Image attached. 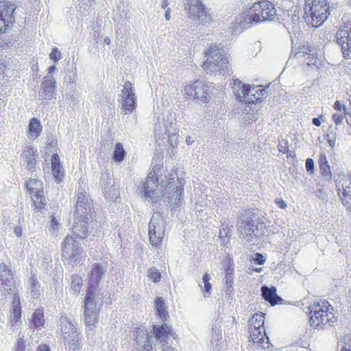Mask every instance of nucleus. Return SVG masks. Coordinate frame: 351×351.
<instances>
[{
	"mask_svg": "<svg viewBox=\"0 0 351 351\" xmlns=\"http://www.w3.org/2000/svg\"><path fill=\"white\" fill-rule=\"evenodd\" d=\"M36 150L33 148H27L24 150L21 156L24 158L26 167L27 169H31L35 167L36 158L35 153Z\"/></svg>",
	"mask_w": 351,
	"mask_h": 351,
	"instance_id": "33",
	"label": "nucleus"
},
{
	"mask_svg": "<svg viewBox=\"0 0 351 351\" xmlns=\"http://www.w3.org/2000/svg\"><path fill=\"white\" fill-rule=\"evenodd\" d=\"M58 323L62 333L66 335V336L64 337V341H68L69 348L73 350L80 349V333L77 331L75 323L72 321H69V319L64 315L60 317Z\"/></svg>",
	"mask_w": 351,
	"mask_h": 351,
	"instance_id": "14",
	"label": "nucleus"
},
{
	"mask_svg": "<svg viewBox=\"0 0 351 351\" xmlns=\"http://www.w3.org/2000/svg\"><path fill=\"white\" fill-rule=\"evenodd\" d=\"M120 97V102L122 104L121 109L122 114H126L132 112L136 108V96L134 93V87L129 81L124 83Z\"/></svg>",
	"mask_w": 351,
	"mask_h": 351,
	"instance_id": "15",
	"label": "nucleus"
},
{
	"mask_svg": "<svg viewBox=\"0 0 351 351\" xmlns=\"http://www.w3.org/2000/svg\"><path fill=\"white\" fill-rule=\"evenodd\" d=\"M306 56L304 61L307 65L318 66L319 60L313 50Z\"/></svg>",
	"mask_w": 351,
	"mask_h": 351,
	"instance_id": "42",
	"label": "nucleus"
},
{
	"mask_svg": "<svg viewBox=\"0 0 351 351\" xmlns=\"http://www.w3.org/2000/svg\"><path fill=\"white\" fill-rule=\"evenodd\" d=\"M169 335H171V326L167 324L154 326L152 329L141 327L134 332L136 342V348L147 347V344H153L156 346L158 343L165 342Z\"/></svg>",
	"mask_w": 351,
	"mask_h": 351,
	"instance_id": "3",
	"label": "nucleus"
},
{
	"mask_svg": "<svg viewBox=\"0 0 351 351\" xmlns=\"http://www.w3.org/2000/svg\"><path fill=\"white\" fill-rule=\"evenodd\" d=\"M225 53L226 50L221 44L212 43L205 49L206 60L202 68L207 73L219 71L220 75H230L228 59Z\"/></svg>",
	"mask_w": 351,
	"mask_h": 351,
	"instance_id": "2",
	"label": "nucleus"
},
{
	"mask_svg": "<svg viewBox=\"0 0 351 351\" xmlns=\"http://www.w3.org/2000/svg\"><path fill=\"white\" fill-rule=\"evenodd\" d=\"M248 330L250 332L252 343V348L255 350L258 348L267 349L271 345L269 341V337L266 336L264 328L263 313H255L248 320Z\"/></svg>",
	"mask_w": 351,
	"mask_h": 351,
	"instance_id": "6",
	"label": "nucleus"
},
{
	"mask_svg": "<svg viewBox=\"0 0 351 351\" xmlns=\"http://www.w3.org/2000/svg\"><path fill=\"white\" fill-rule=\"evenodd\" d=\"M160 169L157 165L153 167L152 171L149 173L145 182L138 185V189L142 197L149 199L152 204L158 202L162 197V192L156 191L158 186V171Z\"/></svg>",
	"mask_w": 351,
	"mask_h": 351,
	"instance_id": "11",
	"label": "nucleus"
},
{
	"mask_svg": "<svg viewBox=\"0 0 351 351\" xmlns=\"http://www.w3.org/2000/svg\"><path fill=\"white\" fill-rule=\"evenodd\" d=\"M337 194L342 204L351 212V180L346 178L339 180V175L334 176Z\"/></svg>",
	"mask_w": 351,
	"mask_h": 351,
	"instance_id": "17",
	"label": "nucleus"
},
{
	"mask_svg": "<svg viewBox=\"0 0 351 351\" xmlns=\"http://www.w3.org/2000/svg\"><path fill=\"white\" fill-rule=\"evenodd\" d=\"M233 88L236 89V95L240 100L247 104H254L261 101L266 95L265 89L262 88L261 86H250L239 80L234 81Z\"/></svg>",
	"mask_w": 351,
	"mask_h": 351,
	"instance_id": "12",
	"label": "nucleus"
},
{
	"mask_svg": "<svg viewBox=\"0 0 351 351\" xmlns=\"http://www.w3.org/2000/svg\"><path fill=\"white\" fill-rule=\"evenodd\" d=\"M49 58L53 61L54 63L58 62L61 59V53L56 47H53L51 52L49 53Z\"/></svg>",
	"mask_w": 351,
	"mask_h": 351,
	"instance_id": "50",
	"label": "nucleus"
},
{
	"mask_svg": "<svg viewBox=\"0 0 351 351\" xmlns=\"http://www.w3.org/2000/svg\"><path fill=\"white\" fill-rule=\"evenodd\" d=\"M237 219V226L240 238L251 241L263 234L264 223L253 219L249 211H242Z\"/></svg>",
	"mask_w": 351,
	"mask_h": 351,
	"instance_id": "4",
	"label": "nucleus"
},
{
	"mask_svg": "<svg viewBox=\"0 0 351 351\" xmlns=\"http://www.w3.org/2000/svg\"><path fill=\"white\" fill-rule=\"evenodd\" d=\"M167 179L169 181L166 184L165 191L170 195L168 197H181L183 188L179 178L176 177V174L171 173Z\"/></svg>",
	"mask_w": 351,
	"mask_h": 351,
	"instance_id": "25",
	"label": "nucleus"
},
{
	"mask_svg": "<svg viewBox=\"0 0 351 351\" xmlns=\"http://www.w3.org/2000/svg\"><path fill=\"white\" fill-rule=\"evenodd\" d=\"M226 285H233L234 282V275L232 274H226Z\"/></svg>",
	"mask_w": 351,
	"mask_h": 351,
	"instance_id": "61",
	"label": "nucleus"
},
{
	"mask_svg": "<svg viewBox=\"0 0 351 351\" xmlns=\"http://www.w3.org/2000/svg\"><path fill=\"white\" fill-rule=\"evenodd\" d=\"M106 269L101 264L93 265L90 271L88 274V289L98 290L99 283L105 274Z\"/></svg>",
	"mask_w": 351,
	"mask_h": 351,
	"instance_id": "23",
	"label": "nucleus"
},
{
	"mask_svg": "<svg viewBox=\"0 0 351 351\" xmlns=\"http://www.w3.org/2000/svg\"><path fill=\"white\" fill-rule=\"evenodd\" d=\"M15 7L12 4L8 5L7 1H0V34L5 33L7 27L14 21L12 14Z\"/></svg>",
	"mask_w": 351,
	"mask_h": 351,
	"instance_id": "21",
	"label": "nucleus"
},
{
	"mask_svg": "<svg viewBox=\"0 0 351 351\" xmlns=\"http://www.w3.org/2000/svg\"><path fill=\"white\" fill-rule=\"evenodd\" d=\"M51 161L53 176L59 182L64 177V170L60 163L59 156L57 154H53Z\"/></svg>",
	"mask_w": 351,
	"mask_h": 351,
	"instance_id": "29",
	"label": "nucleus"
},
{
	"mask_svg": "<svg viewBox=\"0 0 351 351\" xmlns=\"http://www.w3.org/2000/svg\"><path fill=\"white\" fill-rule=\"evenodd\" d=\"M42 131L43 126L40 121L36 117L31 119L28 125V138L35 140L40 135Z\"/></svg>",
	"mask_w": 351,
	"mask_h": 351,
	"instance_id": "30",
	"label": "nucleus"
},
{
	"mask_svg": "<svg viewBox=\"0 0 351 351\" xmlns=\"http://www.w3.org/2000/svg\"><path fill=\"white\" fill-rule=\"evenodd\" d=\"M316 191L315 192V196L319 198L322 202L326 203L328 201V195L325 191L324 186L317 184L316 186Z\"/></svg>",
	"mask_w": 351,
	"mask_h": 351,
	"instance_id": "39",
	"label": "nucleus"
},
{
	"mask_svg": "<svg viewBox=\"0 0 351 351\" xmlns=\"http://www.w3.org/2000/svg\"><path fill=\"white\" fill-rule=\"evenodd\" d=\"M14 351H25V341L24 336L19 337L14 347Z\"/></svg>",
	"mask_w": 351,
	"mask_h": 351,
	"instance_id": "49",
	"label": "nucleus"
},
{
	"mask_svg": "<svg viewBox=\"0 0 351 351\" xmlns=\"http://www.w3.org/2000/svg\"><path fill=\"white\" fill-rule=\"evenodd\" d=\"M0 280L1 281V291L6 293H11L16 291V280L10 266L4 263H0Z\"/></svg>",
	"mask_w": 351,
	"mask_h": 351,
	"instance_id": "19",
	"label": "nucleus"
},
{
	"mask_svg": "<svg viewBox=\"0 0 351 351\" xmlns=\"http://www.w3.org/2000/svg\"><path fill=\"white\" fill-rule=\"evenodd\" d=\"M21 308L16 307L12 308V311L11 312L10 320L12 326L17 324V322L21 319Z\"/></svg>",
	"mask_w": 351,
	"mask_h": 351,
	"instance_id": "41",
	"label": "nucleus"
},
{
	"mask_svg": "<svg viewBox=\"0 0 351 351\" xmlns=\"http://www.w3.org/2000/svg\"><path fill=\"white\" fill-rule=\"evenodd\" d=\"M36 351H51L48 346L44 344L38 346Z\"/></svg>",
	"mask_w": 351,
	"mask_h": 351,
	"instance_id": "64",
	"label": "nucleus"
},
{
	"mask_svg": "<svg viewBox=\"0 0 351 351\" xmlns=\"http://www.w3.org/2000/svg\"><path fill=\"white\" fill-rule=\"evenodd\" d=\"M320 173L326 177L328 180L332 179V173L328 165V163L319 165Z\"/></svg>",
	"mask_w": 351,
	"mask_h": 351,
	"instance_id": "46",
	"label": "nucleus"
},
{
	"mask_svg": "<svg viewBox=\"0 0 351 351\" xmlns=\"http://www.w3.org/2000/svg\"><path fill=\"white\" fill-rule=\"evenodd\" d=\"M149 237L152 246L158 247L161 244L165 234V226L160 215H153L149 223Z\"/></svg>",
	"mask_w": 351,
	"mask_h": 351,
	"instance_id": "16",
	"label": "nucleus"
},
{
	"mask_svg": "<svg viewBox=\"0 0 351 351\" xmlns=\"http://www.w3.org/2000/svg\"><path fill=\"white\" fill-rule=\"evenodd\" d=\"M305 167L307 172L313 173L314 171V161L312 158H307L306 160Z\"/></svg>",
	"mask_w": 351,
	"mask_h": 351,
	"instance_id": "54",
	"label": "nucleus"
},
{
	"mask_svg": "<svg viewBox=\"0 0 351 351\" xmlns=\"http://www.w3.org/2000/svg\"><path fill=\"white\" fill-rule=\"evenodd\" d=\"M232 226H229L228 222L223 219L221 221V228L219 232V238L221 245H226L230 240L232 234L231 228Z\"/></svg>",
	"mask_w": 351,
	"mask_h": 351,
	"instance_id": "31",
	"label": "nucleus"
},
{
	"mask_svg": "<svg viewBox=\"0 0 351 351\" xmlns=\"http://www.w3.org/2000/svg\"><path fill=\"white\" fill-rule=\"evenodd\" d=\"M49 230L53 234L57 235L58 232H59V230L62 227L60 217L52 216L51 219L49 221Z\"/></svg>",
	"mask_w": 351,
	"mask_h": 351,
	"instance_id": "37",
	"label": "nucleus"
},
{
	"mask_svg": "<svg viewBox=\"0 0 351 351\" xmlns=\"http://www.w3.org/2000/svg\"><path fill=\"white\" fill-rule=\"evenodd\" d=\"M184 10L190 19L197 21L203 25L207 26L213 20L200 0H185Z\"/></svg>",
	"mask_w": 351,
	"mask_h": 351,
	"instance_id": "13",
	"label": "nucleus"
},
{
	"mask_svg": "<svg viewBox=\"0 0 351 351\" xmlns=\"http://www.w3.org/2000/svg\"><path fill=\"white\" fill-rule=\"evenodd\" d=\"M312 51V49L310 45H303L300 47H299V51L295 53V56L298 58H302L305 56L308 55L309 53H311Z\"/></svg>",
	"mask_w": 351,
	"mask_h": 351,
	"instance_id": "44",
	"label": "nucleus"
},
{
	"mask_svg": "<svg viewBox=\"0 0 351 351\" xmlns=\"http://www.w3.org/2000/svg\"><path fill=\"white\" fill-rule=\"evenodd\" d=\"M341 351H351V337H348L343 342Z\"/></svg>",
	"mask_w": 351,
	"mask_h": 351,
	"instance_id": "56",
	"label": "nucleus"
},
{
	"mask_svg": "<svg viewBox=\"0 0 351 351\" xmlns=\"http://www.w3.org/2000/svg\"><path fill=\"white\" fill-rule=\"evenodd\" d=\"M233 287L232 285H226L225 289V298L228 300H232L233 298Z\"/></svg>",
	"mask_w": 351,
	"mask_h": 351,
	"instance_id": "57",
	"label": "nucleus"
},
{
	"mask_svg": "<svg viewBox=\"0 0 351 351\" xmlns=\"http://www.w3.org/2000/svg\"><path fill=\"white\" fill-rule=\"evenodd\" d=\"M276 291L277 290L275 287H269L266 285H263L261 287L263 298L272 306L278 304L282 300V299L277 295Z\"/></svg>",
	"mask_w": 351,
	"mask_h": 351,
	"instance_id": "28",
	"label": "nucleus"
},
{
	"mask_svg": "<svg viewBox=\"0 0 351 351\" xmlns=\"http://www.w3.org/2000/svg\"><path fill=\"white\" fill-rule=\"evenodd\" d=\"M56 81L51 75H46L40 85L38 95L42 99H51L55 93Z\"/></svg>",
	"mask_w": 351,
	"mask_h": 351,
	"instance_id": "24",
	"label": "nucleus"
},
{
	"mask_svg": "<svg viewBox=\"0 0 351 351\" xmlns=\"http://www.w3.org/2000/svg\"><path fill=\"white\" fill-rule=\"evenodd\" d=\"M212 86L202 81L195 82V97L204 103H207L210 99Z\"/></svg>",
	"mask_w": 351,
	"mask_h": 351,
	"instance_id": "27",
	"label": "nucleus"
},
{
	"mask_svg": "<svg viewBox=\"0 0 351 351\" xmlns=\"http://www.w3.org/2000/svg\"><path fill=\"white\" fill-rule=\"evenodd\" d=\"M136 351H152V346H151V344H147V347H143V348H135Z\"/></svg>",
	"mask_w": 351,
	"mask_h": 351,
	"instance_id": "63",
	"label": "nucleus"
},
{
	"mask_svg": "<svg viewBox=\"0 0 351 351\" xmlns=\"http://www.w3.org/2000/svg\"><path fill=\"white\" fill-rule=\"evenodd\" d=\"M291 8L283 11L285 19H282V20L291 21L293 23H295L300 19L299 9L297 5H293Z\"/></svg>",
	"mask_w": 351,
	"mask_h": 351,
	"instance_id": "35",
	"label": "nucleus"
},
{
	"mask_svg": "<svg viewBox=\"0 0 351 351\" xmlns=\"http://www.w3.org/2000/svg\"><path fill=\"white\" fill-rule=\"evenodd\" d=\"M161 346L159 348V349L161 350V351H175V349L171 347V346H168L166 341L165 342H162Z\"/></svg>",
	"mask_w": 351,
	"mask_h": 351,
	"instance_id": "59",
	"label": "nucleus"
},
{
	"mask_svg": "<svg viewBox=\"0 0 351 351\" xmlns=\"http://www.w3.org/2000/svg\"><path fill=\"white\" fill-rule=\"evenodd\" d=\"M42 183L40 180H32L27 184V187L32 195V199L36 208H43L45 206L44 192L41 189Z\"/></svg>",
	"mask_w": 351,
	"mask_h": 351,
	"instance_id": "22",
	"label": "nucleus"
},
{
	"mask_svg": "<svg viewBox=\"0 0 351 351\" xmlns=\"http://www.w3.org/2000/svg\"><path fill=\"white\" fill-rule=\"evenodd\" d=\"M72 232L77 237L84 239L88 235L89 225L93 221L92 205L89 203L86 193L78 195L73 215Z\"/></svg>",
	"mask_w": 351,
	"mask_h": 351,
	"instance_id": "1",
	"label": "nucleus"
},
{
	"mask_svg": "<svg viewBox=\"0 0 351 351\" xmlns=\"http://www.w3.org/2000/svg\"><path fill=\"white\" fill-rule=\"evenodd\" d=\"M155 312L161 322H165L167 319L168 314L167 312V306L162 298H158L156 300Z\"/></svg>",
	"mask_w": 351,
	"mask_h": 351,
	"instance_id": "32",
	"label": "nucleus"
},
{
	"mask_svg": "<svg viewBox=\"0 0 351 351\" xmlns=\"http://www.w3.org/2000/svg\"><path fill=\"white\" fill-rule=\"evenodd\" d=\"M304 18L313 27H319L328 19L330 7L326 0H305Z\"/></svg>",
	"mask_w": 351,
	"mask_h": 351,
	"instance_id": "5",
	"label": "nucleus"
},
{
	"mask_svg": "<svg viewBox=\"0 0 351 351\" xmlns=\"http://www.w3.org/2000/svg\"><path fill=\"white\" fill-rule=\"evenodd\" d=\"M327 141L331 147H335L336 144L337 133L336 131L331 130V131L327 134Z\"/></svg>",
	"mask_w": 351,
	"mask_h": 351,
	"instance_id": "48",
	"label": "nucleus"
},
{
	"mask_svg": "<svg viewBox=\"0 0 351 351\" xmlns=\"http://www.w3.org/2000/svg\"><path fill=\"white\" fill-rule=\"evenodd\" d=\"M330 305L326 300L317 302L309 306L310 324L315 328L331 326L336 321L332 312L329 311Z\"/></svg>",
	"mask_w": 351,
	"mask_h": 351,
	"instance_id": "7",
	"label": "nucleus"
},
{
	"mask_svg": "<svg viewBox=\"0 0 351 351\" xmlns=\"http://www.w3.org/2000/svg\"><path fill=\"white\" fill-rule=\"evenodd\" d=\"M125 156V151L123 149V145L118 143L115 145L113 152L112 158L117 162H121L124 160Z\"/></svg>",
	"mask_w": 351,
	"mask_h": 351,
	"instance_id": "36",
	"label": "nucleus"
},
{
	"mask_svg": "<svg viewBox=\"0 0 351 351\" xmlns=\"http://www.w3.org/2000/svg\"><path fill=\"white\" fill-rule=\"evenodd\" d=\"M328 163L326 155L324 152H320L319 153V165H324Z\"/></svg>",
	"mask_w": 351,
	"mask_h": 351,
	"instance_id": "62",
	"label": "nucleus"
},
{
	"mask_svg": "<svg viewBox=\"0 0 351 351\" xmlns=\"http://www.w3.org/2000/svg\"><path fill=\"white\" fill-rule=\"evenodd\" d=\"M344 115L341 112L334 113L332 115V121L335 123L336 125H339L342 123L343 120Z\"/></svg>",
	"mask_w": 351,
	"mask_h": 351,
	"instance_id": "53",
	"label": "nucleus"
},
{
	"mask_svg": "<svg viewBox=\"0 0 351 351\" xmlns=\"http://www.w3.org/2000/svg\"><path fill=\"white\" fill-rule=\"evenodd\" d=\"M210 279V276L208 274L205 273L203 275L202 281L204 284V289H202V291L204 293H210L212 286H211V284L209 282Z\"/></svg>",
	"mask_w": 351,
	"mask_h": 351,
	"instance_id": "45",
	"label": "nucleus"
},
{
	"mask_svg": "<svg viewBox=\"0 0 351 351\" xmlns=\"http://www.w3.org/2000/svg\"><path fill=\"white\" fill-rule=\"evenodd\" d=\"M148 277L154 282H157L160 280L161 275L158 269L155 268H151L148 272Z\"/></svg>",
	"mask_w": 351,
	"mask_h": 351,
	"instance_id": "47",
	"label": "nucleus"
},
{
	"mask_svg": "<svg viewBox=\"0 0 351 351\" xmlns=\"http://www.w3.org/2000/svg\"><path fill=\"white\" fill-rule=\"evenodd\" d=\"M251 110V108L248 106L245 107L244 108V110L243 112V120L245 122L249 121L250 120H256V112H254L252 110V112H250Z\"/></svg>",
	"mask_w": 351,
	"mask_h": 351,
	"instance_id": "43",
	"label": "nucleus"
},
{
	"mask_svg": "<svg viewBox=\"0 0 351 351\" xmlns=\"http://www.w3.org/2000/svg\"><path fill=\"white\" fill-rule=\"evenodd\" d=\"M103 300L99 297V290L87 289L84 300V319L88 326H94L102 306Z\"/></svg>",
	"mask_w": 351,
	"mask_h": 351,
	"instance_id": "10",
	"label": "nucleus"
},
{
	"mask_svg": "<svg viewBox=\"0 0 351 351\" xmlns=\"http://www.w3.org/2000/svg\"><path fill=\"white\" fill-rule=\"evenodd\" d=\"M250 10H252L254 13L246 15L245 17L246 23H252L253 22L257 23L275 19L280 20L274 5L267 0H261L254 3Z\"/></svg>",
	"mask_w": 351,
	"mask_h": 351,
	"instance_id": "9",
	"label": "nucleus"
},
{
	"mask_svg": "<svg viewBox=\"0 0 351 351\" xmlns=\"http://www.w3.org/2000/svg\"><path fill=\"white\" fill-rule=\"evenodd\" d=\"M254 261L258 265H263L265 262V258L261 254L256 253Z\"/></svg>",
	"mask_w": 351,
	"mask_h": 351,
	"instance_id": "60",
	"label": "nucleus"
},
{
	"mask_svg": "<svg viewBox=\"0 0 351 351\" xmlns=\"http://www.w3.org/2000/svg\"><path fill=\"white\" fill-rule=\"evenodd\" d=\"M82 285V280L78 275L71 276V286L75 293H80Z\"/></svg>",
	"mask_w": 351,
	"mask_h": 351,
	"instance_id": "40",
	"label": "nucleus"
},
{
	"mask_svg": "<svg viewBox=\"0 0 351 351\" xmlns=\"http://www.w3.org/2000/svg\"><path fill=\"white\" fill-rule=\"evenodd\" d=\"M154 133L156 138H162L167 136L169 143L172 147L178 143V134L176 128V118L167 112L163 114L162 118L158 117V121L154 124Z\"/></svg>",
	"mask_w": 351,
	"mask_h": 351,
	"instance_id": "8",
	"label": "nucleus"
},
{
	"mask_svg": "<svg viewBox=\"0 0 351 351\" xmlns=\"http://www.w3.org/2000/svg\"><path fill=\"white\" fill-rule=\"evenodd\" d=\"M32 323L36 328L40 329L44 326L45 319L42 309L37 308L34 311L32 315Z\"/></svg>",
	"mask_w": 351,
	"mask_h": 351,
	"instance_id": "34",
	"label": "nucleus"
},
{
	"mask_svg": "<svg viewBox=\"0 0 351 351\" xmlns=\"http://www.w3.org/2000/svg\"><path fill=\"white\" fill-rule=\"evenodd\" d=\"M32 295L34 298L40 296V285L38 279L35 276H32L29 279Z\"/></svg>",
	"mask_w": 351,
	"mask_h": 351,
	"instance_id": "38",
	"label": "nucleus"
},
{
	"mask_svg": "<svg viewBox=\"0 0 351 351\" xmlns=\"http://www.w3.org/2000/svg\"><path fill=\"white\" fill-rule=\"evenodd\" d=\"M78 246L72 236L68 235L62 243V256L66 260H76Z\"/></svg>",
	"mask_w": 351,
	"mask_h": 351,
	"instance_id": "26",
	"label": "nucleus"
},
{
	"mask_svg": "<svg viewBox=\"0 0 351 351\" xmlns=\"http://www.w3.org/2000/svg\"><path fill=\"white\" fill-rule=\"evenodd\" d=\"M100 186L105 198L108 202H114L119 195L117 187L110 178L109 173H104L100 179Z\"/></svg>",
	"mask_w": 351,
	"mask_h": 351,
	"instance_id": "20",
	"label": "nucleus"
},
{
	"mask_svg": "<svg viewBox=\"0 0 351 351\" xmlns=\"http://www.w3.org/2000/svg\"><path fill=\"white\" fill-rule=\"evenodd\" d=\"M278 151L281 153L285 154L289 152L288 142L287 140H282L278 145Z\"/></svg>",
	"mask_w": 351,
	"mask_h": 351,
	"instance_id": "51",
	"label": "nucleus"
},
{
	"mask_svg": "<svg viewBox=\"0 0 351 351\" xmlns=\"http://www.w3.org/2000/svg\"><path fill=\"white\" fill-rule=\"evenodd\" d=\"M170 199L171 206H172V209H176L177 207L180 206L182 204V198L176 197H169Z\"/></svg>",
	"mask_w": 351,
	"mask_h": 351,
	"instance_id": "55",
	"label": "nucleus"
},
{
	"mask_svg": "<svg viewBox=\"0 0 351 351\" xmlns=\"http://www.w3.org/2000/svg\"><path fill=\"white\" fill-rule=\"evenodd\" d=\"M337 43L341 46L345 58H351V26L343 25L336 34Z\"/></svg>",
	"mask_w": 351,
	"mask_h": 351,
	"instance_id": "18",
	"label": "nucleus"
},
{
	"mask_svg": "<svg viewBox=\"0 0 351 351\" xmlns=\"http://www.w3.org/2000/svg\"><path fill=\"white\" fill-rule=\"evenodd\" d=\"M8 295H11V294L14 295V297H13V299H12V306H13V308L21 307V306H20V298H19V295H17L16 293V291H14V293H8Z\"/></svg>",
	"mask_w": 351,
	"mask_h": 351,
	"instance_id": "58",
	"label": "nucleus"
},
{
	"mask_svg": "<svg viewBox=\"0 0 351 351\" xmlns=\"http://www.w3.org/2000/svg\"><path fill=\"white\" fill-rule=\"evenodd\" d=\"M195 82L193 84H188L184 86V93L188 95L194 97H195Z\"/></svg>",
	"mask_w": 351,
	"mask_h": 351,
	"instance_id": "52",
	"label": "nucleus"
}]
</instances>
